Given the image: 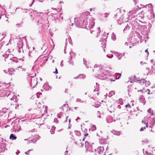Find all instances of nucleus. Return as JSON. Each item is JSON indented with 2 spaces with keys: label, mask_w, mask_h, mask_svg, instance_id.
Returning a JSON list of instances; mask_svg holds the SVG:
<instances>
[{
  "label": "nucleus",
  "mask_w": 155,
  "mask_h": 155,
  "mask_svg": "<svg viewBox=\"0 0 155 155\" xmlns=\"http://www.w3.org/2000/svg\"><path fill=\"white\" fill-rule=\"evenodd\" d=\"M90 12H86L83 13L81 15V18L85 19L87 28L90 30L91 33H93V32H95V31L91 30L95 25V19L91 17V15H89Z\"/></svg>",
  "instance_id": "1"
},
{
  "label": "nucleus",
  "mask_w": 155,
  "mask_h": 155,
  "mask_svg": "<svg viewBox=\"0 0 155 155\" xmlns=\"http://www.w3.org/2000/svg\"><path fill=\"white\" fill-rule=\"evenodd\" d=\"M100 73L99 74L98 78L101 80L106 79L107 81H114L115 80L112 79L110 78V76H109L107 74L108 73L107 70H105L103 68L100 69Z\"/></svg>",
  "instance_id": "2"
},
{
  "label": "nucleus",
  "mask_w": 155,
  "mask_h": 155,
  "mask_svg": "<svg viewBox=\"0 0 155 155\" xmlns=\"http://www.w3.org/2000/svg\"><path fill=\"white\" fill-rule=\"evenodd\" d=\"M76 19H75L76 21V25L79 28H85L88 30L87 25V22L86 21L85 19L81 18V16L76 21Z\"/></svg>",
  "instance_id": "3"
},
{
  "label": "nucleus",
  "mask_w": 155,
  "mask_h": 155,
  "mask_svg": "<svg viewBox=\"0 0 155 155\" xmlns=\"http://www.w3.org/2000/svg\"><path fill=\"white\" fill-rule=\"evenodd\" d=\"M47 18L43 16L42 15L41 17L39 18L38 19L37 23V25L39 26H43L45 25L46 26V24L48 23Z\"/></svg>",
  "instance_id": "4"
},
{
  "label": "nucleus",
  "mask_w": 155,
  "mask_h": 155,
  "mask_svg": "<svg viewBox=\"0 0 155 155\" xmlns=\"http://www.w3.org/2000/svg\"><path fill=\"white\" fill-rule=\"evenodd\" d=\"M29 59L31 61H34L38 58V56H37L35 51H29Z\"/></svg>",
  "instance_id": "5"
},
{
  "label": "nucleus",
  "mask_w": 155,
  "mask_h": 155,
  "mask_svg": "<svg viewBox=\"0 0 155 155\" xmlns=\"http://www.w3.org/2000/svg\"><path fill=\"white\" fill-rule=\"evenodd\" d=\"M104 149V147H99L96 149H94V155H101L103 153Z\"/></svg>",
  "instance_id": "6"
},
{
  "label": "nucleus",
  "mask_w": 155,
  "mask_h": 155,
  "mask_svg": "<svg viewBox=\"0 0 155 155\" xmlns=\"http://www.w3.org/2000/svg\"><path fill=\"white\" fill-rule=\"evenodd\" d=\"M85 146L86 148V151H87L90 152H94V149H93V147L88 142L86 141L85 142Z\"/></svg>",
  "instance_id": "7"
},
{
  "label": "nucleus",
  "mask_w": 155,
  "mask_h": 155,
  "mask_svg": "<svg viewBox=\"0 0 155 155\" xmlns=\"http://www.w3.org/2000/svg\"><path fill=\"white\" fill-rule=\"evenodd\" d=\"M127 21L128 19L126 18L125 20L124 23V25H122L123 27H125L123 30L124 32H126L128 30L131 26V24L130 23L128 24Z\"/></svg>",
  "instance_id": "8"
},
{
  "label": "nucleus",
  "mask_w": 155,
  "mask_h": 155,
  "mask_svg": "<svg viewBox=\"0 0 155 155\" xmlns=\"http://www.w3.org/2000/svg\"><path fill=\"white\" fill-rule=\"evenodd\" d=\"M106 33L104 32L102 35V37L101 38V39L100 40V41L101 42V44L103 45H105V44L106 41V39L107 37V36L106 35Z\"/></svg>",
  "instance_id": "9"
},
{
  "label": "nucleus",
  "mask_w": 155,
  "mask_h": 155,
  "mask_svg": "<svg viewBox=\"0 0 155 155\" xmlns=\"http://www.w3.org/2000/svg\"><path fill=\"white\" fill-rule=\"evenodd\" d=\"M11 56V54H8V55H7V54H5L3 55V56H4L5 58H9V59L10 60L14 62L17 63L18 61L17 58L15 57H12V58H10Z\"/></svg>",
  "instance_id": "10"
},
{
  "label": "nucleus",
  "mask_w": 155,
  "mask_h": 155,
  "mask_svg": "<svg viewBox=\"0 0 155 155\" xmlns=\"http://www.w3.org/2000/svg\"><path fill=\"white\" fill-rule=\"evenodd\" d=\"M109 15V14L107 13L101 14L100 16V18L101 21L106 20Z\"/></svg>",
  "instance_id": "11"
},
{
  "label": "nucleus",
  "mask_w": 155,
  "mask_h": 155,
  "mask_svg": "<svg viewBox=\"0 0 155 155\" xmlns=\"http://www.w3.org/2000/svg\"><path fill=\"white\" fill-rule=\"evenodd\" d=\"M143 12L141 13H139L136 15L137 19L139 21H141V20L144 18V16L143 15Z\"/></svg>",
  "instance_id": "12"
},
{
  "label": "nucleus",
  "mask_w": 155,
  "mask_h": 155,
  "mask_svg": "<svg viewBox=\"0 0 155 155\" xmlns=\"http://www.w3.org/2000/svg\"><path fill=\"white\" fill-rule=\"evenodd\" d=\"M125 19H123V17L122 16L121 17H120V19L117 21V22L118 24L120 25H121L122 26L124 25L125 22Z\"/></svg>",
  "instance_id": "13"
},
{
  "label": "nucleus",
  "mask_w": 155,
  "mask_h": 155,
  "mask_svg": "<svg viewBox=\"0 0 155 155\" xmlns=\"http://www.w3.org/2000/svg\"><path fill=\"white\" fill-rule=\"evenodd\" d=\"M37 81L35 79H31V87H32L33 88H34L38 83Z\"/></svg>",
  "instance_id": "14"
},
{
  "label": "nucleus",
  "mask_w": 155,
  "mask_h": 155,
  "mask_svg": "<svg viewBox=\"0 0 155 155\" xmlns=\"http://www.w3.org/2000/svg\"><path fill=\"white\" fill-rule=\"evenodd\" d=\"M84 138H83L82 142H81V140H80V143H77V142H75V143L77 144V145L79 146H80V147H83L84 145Z\"/></svg>",
  "instance_id": "15"
},
{
  "label": "nucleus",
  "mask_w": 155,
  "mask_h": 155,
  "mask_svg": "<svg viewBox=\"0 0 155 155\" xmlns=\"http://www.w3.org/2000/svg\"><path fill=\"white\" fill-rule=\"evenodd\" d=\"M113 53L115 54L119 60L121 59L123 55L122 53H119L117 52H114V53Z\"/></svg>",
  "instance_id": "16"
},
{
  "label": "nucleus",
  "mask_w": 155,
  "mask_h": 155,
  "mask_svg": "<svg viewBox=\"0 0 155 155\" xmlns=\"http://www.w3.org/2000/svg\"><path fill=\"white\" fill-rule=\"evenodd\" d=\"M152 27V25L150 23H148L147 25H146L145 26V28H146L147 31H149L150 28Z\"/></svg>",
  "instance_id": "17"
},
{
  "label": "nucleus",
  "mask_w": 155,
  "mask_h": 155,
  "mask_svg": "<svg viewBox=\"0 0 155 155\" xmlns=\"http://www.w3.org/2000/svg\"><path fill=\"white\" fill-rule=\"evenodd\" d=\"M99 142L100 144H106L107 143V140L106 139L101 138L99 140Z\"/></svg>",
  "instance_id": "18"
},
{
  "label": "nucleus",
  "mask_w": 155,
  "mask_h": 155,
  "mask_svg": "<svg viewBox=\"0 0 155 155\" xmlns=\"http://www.w3.org/2000/svg\"><path fill=\"white\" fill-rule=\"evenodd\" d=\"M99 85L97 83H96V86H94V87H95V88L94 90V92L98 91L99 88Z\"/></svg>",
  "instance_id": "19"
},
{
  "label": "nucleus",
  "mask_w": 155,
  "mask_h": 155,
  "mask_svg": "<svg viewBox=\"0 0 155 155\" xmlns=\"http://www.w3.org/2000/svg\"><path fill=\"white\" fill-rule=\"evenodd\" d=\"M112 133L114 134L117 136H119L121 134L120 131H116L115 130H113L112 131Z\"/></svg>",
  "instance_id": "20"
},
{
  "label": "nucleus",
  "mask_w": 155,
  "mask_h": 155,
  "mask_svg": "<svg viewBox=\"0 0 155 155\" xmlns=\"http://www.w3.org/2000/svg\"><path fill=\"white\" fill-rule=\"evenodd\" d=\"M9 138L10 139L13 140L16 139L17 138V137L14 134H12L10 135Z\"/></svg>",
  "instance_id": "21"
},
{
  "label": "nucleus",
  "mask_w": 155,
  "mask_h": 155,
  "mask_svg": "<svg viewBox=\"0 0 155 155\" xmlns=\"http://www.w3.org/2000/svg\"><path fill=\"white\" fill-rule=\"evenodd\" d=\"M139 100L140 102L143 104V105L145 104L146 101H144V98L143 97H140L139 98Z\"/></svg>",
  "instance_id": "22"
},
{
  "label": "nucleus",
  "mask_w": 155,
  "mask_h": 155,
  "mask_svg": "<svg viewBox=\"0 0 155 155\" xmlns=\"http://www.w3.org/2000/svg\"><path fill=\"white\" fill-rule=\"evenodd\" d=\"M86 77V76L84 74H79L78 76H77V78H80L81 79H84Z\"/></svg>",
  "instance_id": "23"
},
{
  "label": "nucleus",
  "mask_w": 155,
  "mask_h": 155,
  "mask_svg": "<svg viewBox=\"0 0 155 155\" xmlns=\"http://www.w3.org/2000/svg\"><path fill=\"white\" fill-rule=\"evenodd\" d=\"M84 64L85 65L87 68H88L90 67L89 66L87 65V64H89L88 62L87 61H86L84 59V58H83Z\"/></svg>",
  "instance_id": "24"
},
{
  "label": "nucleus",
  "mask_w": 155,
  "mask_h": 155,
  "mask_svg": "<svg viewBox=\"0 0 155 155\" xmlns=\"http://www.w3.org/2000/svg\"><path fill=\"white\" fill-rule=\"evenodd\" d=\"M96 127L95 125H92L91 127L89 129V130L92 131H94L96 130Z\"/></svg>",
  "instance_id": "25"
},
{
  "label": "nucleus",
  "mask_w": 155,
  "mask_h": 155,
  "mask_svg": "<svg viewBox=\"0 0 155 155\" xmlns=\"http://www.w3.org/2000/svg\"><path fill=\"white\" fill-rule=\"evenodd\" d=\"M97 31L96 32L97 33V36L96 37L97 38L99 36L100 34L99 33L101 32V31L100 30V28L99 27H98L97 28Z\"/></svg>",
  "instance_id": "26"
},
{
  "label": "nucleus",
  "mask_w": 155,
  "mask_h": 155,
  "mask_svg": "<svg viewBox=\"0 0 155 155\" xmlns=\"http://www.w3.org/2000/svg\"><path fill=\"white\" fill-rule=\"evenodd\" d=\"M114 92L113 91H111L109 92L108 96L109 97H111L112 96L114 95Z\"/></svg>",
  "instance_id": "27"
},
{
  "label": "nucleus",
  "mask_w": 155,
  "mask_h": 155,
  "mask_svg": "<svg viewBox=\"0 0 155 155\" xmlns=\"http://www.w3.org/2000/svg\"><path fill=\"white\" fill-rule=\"evenodd\" d=\"M55 127L54 126H53L52 127L51 130L50 131V132L51 134H54V131L55 130Z\"/></svg>",
  "instance_id": "28"
},
{
  "label": "nucleus",
  "mask_w": 155,
  "mask_h": 155,
  "mask_svg": "<svg viewBox=\"0 0 155 155\" xmlns=\"http://www.w3.org/2000/svg\"><path fill=\"white\" fill-rule=\"evenodd\" d=\"M94 69H92V71L93 72L94 71L97 70L98 69H100L99 67L97 68V65L95 64L94 66Z\"/></svg>",
  "instance_id": "29"
},
{
  "label": "nucleus",
  "mask_w": 155,
  "mask_h": 155,
  "mask_svg": "<svg viewBox=\"0 0 155 155\" xmlns=\"http://www.w3.org/2000/svg\"><path fill=\"white\" fill-rule=\"evenodd\" d=\"M8 72H9V74H12L13 73L14 70L13 68L9 69H8Z\"/></svg>",
  "instance_id": "30"
},
{
  "label": "nucleus",
  "mask_w": 155,
  "mask_h": 155,
  "mask_svg": "<svg viewBox=\"0 0 155 155\" xmlns=\"http://www.w3.org/2000/svg\"><path fill=\"white\" fill-rule=\"evenodd\" d=\"M144 84H145V85L146 86H148L150 85V81H145Z\"/></svg>",
  "instance_id": "31"
},
{
  "label": "nucleus",
  "mask_w": 155,
  "mask_h": 155,
  "mask_svg": "<svg viewBox=\"0 0 155 155\" xmlns=\"http://www.w3.org/2000/svg\"><path fill=\"white\" fill-rule=\"evenodd\" d=\"M136 10L134 9L133 10L130 11L129 12L130 14H132L133 15H134L136 13Z\"/></svg>",
  "instance_id": "32"
},
{
  "label": "nucleus",
  "mask_w": 155,
  "mask_h": 155,
  "mask_svg": "<svg viewBox=\"0 0 155 155\" xmlns=\"http://www.w3.org/2000/svg\"><path fill=\"white\" fill-rule=\"evenodd\" d=\"M111 38L112 40H114L116 39V35L114 33H113L112 34Z\"/></svg>",
  "instance_id": "33"
},
{
  "label": "nucleus",
  "mask_w": 155,
  "mask_h": 155,
  "mask_svg": "<svg viewBox=\"0 0 155 155\" xmlns=\"http://www.w3.org/2000/svg\"><path fill=\"white\" fill-rule=\"evenodd\" d=\"M147 112L150 114L151 115H153V111L151 110V108L149 109L148 110Z\"/></svg>",
  "instance_id": "34"
},
{
  "label": "nucleus",
  "mask_w": 155,
  "mask_h": 155,
  "mask_svg": "<svg viewBox=\"0 0 155 155\" xmlns=\"http://www.w3.org/2000/svg\"><path fill=\"white\" fill-rule=\"evenodd\" d=\"M75 133L76 134L77 136H79L81 134L80 131L78 130H75Z\"/></svg>",
  "instance_id": "35"
},
{
  "label": "nucleus",
  "mask_w": 155,
  "mask_h": 155,
  "mask_svg": "<svg viewBox=\"0 0 155 155\" xmlns=\"http://www.w3.org/2000/svg\"><path fill=\"white\" fill-rule=\"evenodd\" d=\"M36 104H38V107L39 108H40L41 107V104L40 102H39L38 101H37L36 103Z\"/></svg>",
  "instance_id": "36"
},
{
  "label": "nucleus",
  "mask_w": 155,
  "mask_h": 155,
  "mask_svg": "<svg viewBox=\"0 0 155 155\" xmlns=\"http://www.w3.org/2000/svg\"><path fill=\"white\" fill-rule=\"evenodd\" d=\"M76 102H79L80 103H83L84 102V101H82L81 99L79 98H77L76 100Z\"/></svg>",
  "instance_id": "37"
},
{
  "label": "nucleus",
  "mask_w": 155,
  "mask_h": 155,
  "mask_svg": "<svg viewBox=\"0 0 155 155\" xmlns=\"http://www.w3.org/2000/svg\"><path fill=\"white\" fill-rule=\"evenodd\" d=\"M140 80H141V81H140L139 82L141 84L143 85L144 83H145V80L143 79H141Z\"/></svg>",
  "instance_id": "38"
},
{
  "label": "nucleus",
  "mask_w": 155,
  "mask_h": 155,
  "mask_svg": "<svg viewBox=\"0 0 155 155\" xmlns=\"http://www.w3.org/2000/svg\"><path fill=\"white\" fill-rule=\"evenodd\" d=\"M54 122L56 124H58L59 122L58 120L56 118H55L54 119Z\"/></svg>",
  "instance_id": "39"
},
{
  "label": "nucleus",
  "mask_w": 155,
  "mask_h": 155,
  "mask_svg": "<svg viewBox=\"0 0 155 155\" xmlns=\"http://www.w3.org/2000/svg\"><path fill=\"white\" fill-rule=\"evenodd\" d=\"M33 12H34V14H38L39 13L41 14H42V15H43V14L42 12L39 13V12H38L36 10H34L33 11Z\"/></svg>",
  "instance_id": "40"
},
{
  "label": "nucleus",
  "mask_w": 155,
  "mask_h": 155,
  "mask_svg": "<svg viewBox=\"0 0 155 155\" xmlns=\"http://www.w3.org/2000/svg\"><path fill=\"white\" fill-rule=\"evenodd\" d=\"M68 62L69 63L70 65L73 66L74 65V63L73 61H68Z\"/></svg>",
  "instance_id": "41"
},
{
  "label": "nucleus",
  "mask_w": 155,
  "mask_h": 155,
  "mask_svg": "<svg viewBox=\"0 0 155 155\" xmlns=\"http://www.w3.org/2000/svg\"><path fill=\"white\" fill-rule=\"evenodd\" d=\"M148 6L150 7V10H152L153 8V5L151 4H150L148 5Z\"/></svg>",
  "instance_id": "42"
},
{
  "label": "nucleus",
  "mask_w": 155,
  "mask_h": 155,
  "mask_svg": "<svg viewBox=\"0 0 155 155\" xmlns=\"http://www.w3.org/2000/svg\"><path fill=\"white\" fill-rule=\"evenodd\" d=\"M97 104H95V105H94V106L96 107H99V106H100V104H98V102H97Z\"/></svg>",
  "instance_id": "43"
},
{
  "label": "nucleus",
  "mask_w": 155,
  "mask_h": 155,
  "mask_svg": "<svg viewBox=\"0 0 155 155\" xmlns=\"http://www.w3.org/2000/svg\"><path fill=\"white\" fill-rule=\"evenodd\" d=\"M113 56V55L111 54L110 56H109L108 55H107V57L109 58H112Z\"/></svg>",
  "instance_id": "44"
},
{
  "label": "nucleus",
  "mask_w": 155,
  "mask_h": 155,
  "mask_svg": "<svg viewBox=\"0 0 155 155\" xmlns=\"http://www.w3.org/2000/svg\"><path fill=\"white\" fill-rule=\"evenodd\" d=\"M145 128H146V127H141L140 129V131H143V130L144 129H145Z\"/></svg>",
  "instance_id": "45"
},
{
  "label": "nucleus",
  "mask_w": 155,
  "mask_h": 155,
  "mask_svg": "<svg viewBox=\"0 0 155 155\" xmlns=\"http://www.w3.org/2000/svg\"><path fill=\"white\" fill-rule=\"evenodd\" d=\"M125 107L126 108H127V107L130 108L131 107L130 106L129 104H126V105H125Z\"/></svg>",
  "instance_id": "46"
},
{
  "label": "nucleus",
  "mask_w": 155,
  "mask_h": 155,
  "mask_svg": "<svg viewBox=\"0 0 155 155\" xmlns=\"http://www.w3.org/2000/svg\"><path fill=\"white\" fill-rule=\"evenodd\" d=\"M32 150H29L27 152H26L25 153L26 154L28 155V153L30 151Z\"/></svg>",
  "instance_id": "47"
},
{
  "label": "nucleus",
  "mask_w": 155,
  "mask_h": 155,
  "mask_svg": "<svg viewBox=\"0 0 155 155\" xmlns=\"http://www.w3.org/2000/svg\"><path fill=\"white\" fill-rule=\"evenodd\" d=\"M142 142H145V143H147V142H148V140H143V141H142Z\"/></svg>",
  "instance_id": "48"
},
{
  "label": "nucleus",
  "mask_w": 155,
  "mask_h": 155,
  "mask_svg": "<svg viewBox=\"0 0 155 155\" xmlns=\"http://www.w3.org/2000/svg\"><path fill=\"white\" fill-rule=\"evenodd\" d=\"M63 60H62L61 62V64H60V65L61 66V67H63L64 64H63L62 63V62H63Z\"/></svg>",
  "instance_id": "49"
},
{
  "label": "nucleus",
  "mask_w": 155,
  "mask_h": 155,
  "mask_svg": "<svg viewBox=\"0 0 155 155\" xmlns=\"http://www.w3.org/2000/svg\"><path fill=\"white\" fill-rule=\"evenodd\" d=\"M57 117L58 118H61V115H60V114H58V115H57Z\"/></svg>",
  "instance_id": "50"
},
{
  "label": "nucleus",
  "mask_w": 155,
  "mask_h": 155,
  "mask_svg": "<svg viewBox=\"0 0 155 155\" xmlns=\"http://www.w3.org/2000/svg\"><path fill=\"white\" fill-rule=\"evenodd\" d=\"M55 73L56 74H57L58 73V70H57V69L56 68V69H55Z\"/></svg>",
  "instance_id": "51"
},
{
  "label": "nucleus",
  "mask_w": 155,
  "mask_h": 155,
  "mask_svg": "<svg viewBox=\"0 0 155 155\" xmlns=\"http://www.w3.org/2000/svg\"><path fill=\"white\" fill-rule=\"evenodd\" d=\"M106 121H107V122L108 123H110L112 122L111 121H109V120H108L107 119L106 120Z\"/></svg>",
  "instance_id": "52"
},
{
  "label": "nucleus",
  "mask_w": 155,
  "mask_h": 155,
  "mask_svg": "<svg viewBox=\"0 0 155 155\" xmlns=\"http://www.w3.org/2000/svg\"><path fill=\"white\" fill-rule=\"evenodd\" d=\"M88 134H84V138L85 137H86V136H88Z\"/></svg>",
  "instance_id": "53"
},
{
  "label": "nucleus",
  "mask_w": 155,
  "mask_h": 155,
  "mask_svg": "<svg viewBox=\"0 0 155 155\" xmlns=\"http://www.w3.org/2000/svg\"><path fill=\"white\" fill-rule=\"evenodd\" d=\"M145 52H146L147 54H149V53H148V49H146L145 50Z\"/></svg>",
  "instance_id": "54"
},
{
  "label": "nucleus",
  "mask_w": 155,
  "mask_h": 155,
  "mask_svg": "<svg viewBox=\"0 0 155 155\" xmlns=\"http://www.w3.org/2000/svg\"><path fill=\"white\" fill-rule=\"evenodd\" d=\"M34 2H35V0H33L32 2V3L31 5H30V6H31Z\"/></svg>",
  "instance_id": "55"
},
{
  "label": "nucleus",
  "mask_w": 155,
  "mask_h": 155,
  "mask_svg": "<svg viewBox=\"0 0 155 155\" xmlns=\"http://www.w3.org/2000/svg\"><path fill=\"white\" fill-rule=\"evenodd\" d=\"M147 90L148 91L147 92L148 94H150V90L149 89H147Z\"/></svg>",
  "instance_id": "56"
},
{
  "label": "nucleus",
  "mask_w": 155,
  "mask_h": 155,
  "mask_svg": "<svg viewBox=\"0 0 155 155\" xmlns=\"http://www.w3.org/2000/svg\"><path fill=\"white\" fill-rule=\"evenodd\" d=\"M80 119V118L79 117H77V118L76 119V120L77 121L78 120Z\"/></svg>",
  "instance_id": "57"
},
{
  "label": "nucleus",
  "mask_w": 155,
  "mask_h": 155,
  "mask_svg": "<svg viewBox=\"0 0 155 155\" xmlns=\"http://www.w3.org/2000/svg\"><path fill=\"white\" fill-rule=\"evenodd\" d=\"M148 123H146V127H148Z\"/></svg>",
  "instance_id": "58"
},
{
  "label": "nucleus",
  "mask_w": 155,
  "mask_h": 155,
  "mask_svg": "<svg viewBox=\"0 0 155 155\" xmlns=\"http://www.w3.org/2000/svg\"><path fill=\"white\" fill-rule=\"evenodd\" d=\"M36 16L37 17H40L41 16V15H36Z\"/></svg>",
  "instance_id": "59"
},
{
  "label": "nucleus",
  "mask_w": 155,
  "mask_h": 155,
  "mask_svg": "<svg viewBox=\"0 0 155 155\" xmlns=\"http://www.w3.org/2000/svg\"><path fill=\"white\" fill-rule=\"evenodd\" d=\"M72 59V57L71 55L70 57V59H69V61H71Z\"/></svg>",
  "instance_id": "60"
},
{
  "label": "nucleus",
  "mask_w": 155,
  "mask_h": 155,
  "mask_svg": "<svg viewBox=\"0 0 155 155\" xmlns=\"http://www.w3.org/2000/svg\"><path fill=\"white\" fill-rule=\"evenodd\" d=\"M117 11L119 12H120V9H117Z\"/></svg>",
  "instance_id": "61"
},
{
  "label": "nucleus",
  "mask_w": 155,
  "mask_h": 155,
  "mask_svg": "<svg viewBox=\"0 0 155 155\" xmlns=\"http://www.w3.org/2000/svg\"><path fill=\"white\" fill-rule=\"evenodd\" d=\"M137 81H139V82H140V81H141V80H140V78H138L137 79Z\"/></svg>",
  "instance_id": "62"
},
{
  "label": "nucleus",
  "mask_w": 155,
  "mask_h": 155,
  "mask_svg": "<svg viewBox=\"0 0 155 155\" xmlns=\"http://www.w3.org/2000/svg\"><path fill=\"white\" fill-rule=\"evenodd\" d=\"M128 44V43L127 42H126L125 44V45H127Z\"/></svg>",
  "instance_id": "63"
},
{
  "label": "nucleus",
  "mask_w": 155,
  "mask_h": 155,
  "mask_svg": "<svg viewBox=\"0 0 155 155\" xmlns=\"http://www.w3.org/2000/svg\"><path fill=\"white\" fill-rule=\"evenodd\" d=\"M154 67H155V64H153V65L152 66V68H153Z\"/></svg>",
  "instance_id": "64"
}]
</instances>
